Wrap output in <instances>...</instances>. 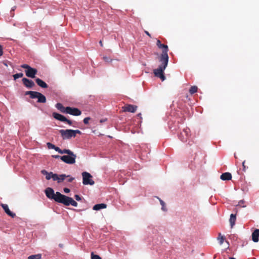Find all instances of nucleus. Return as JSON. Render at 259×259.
I'll return each mask as SVG.
<instances>
[{
	"instance_id": "1a4fd4ad",
	"label": "nucleus",
	"mask_w": 259,
	"mask_h": 259,
	"mask_svg": "<svg viewBox=\"0 0 259 259\" xmlns=\"http://www.w3.org/2000/svg\"><path fill=\"white\" fill-rule=\"evenodd\" d=\"M52 115L53 117L57 120H58L62 122H66L70 125H72V122L71 120L67 119L64 116L60 114L54 112L53 113Z\"/></svg>"
},
{
	"instance_id": "f03ea898",
	"label": "nucleus",
	"mask_w": 259,
	"mask_h": 259,
	"mask_svg": "<svg viewBox=\"0 0 259 259\" xmlns=\"http://www.w3.org/2000/svg\"><path fill=\"white\" fill-rule=\"evenodd\" d=\"M161 53L160 55L158 60L160 63L159 67L153 70L154 74L155 76L161 79L162 81L165 79V77L164 75V70L167 66L169 57L168 54Z\"/></svg>"
},
{
	"instance_id": "58836bf2",
	"label": "nucleus",
	"mask_w": 259,
	"mask_h": 259,
	"mask_svg": "<svg viewBox=\"0 0 259 259\" xmlns=\"http://www.w3.org/2000/svg\"><path fill=\"white\" fill-rule=\"evenodd\" d=\"M52 157L55 158H56V159L60 158V157H61V156H59V155H53Z\"/></svg>"
},
{
	"instance_id": "a19ab883",
	"label": "nucleus",
	"mask_w": 259,
	"mask_h": 259,
	"mask_svg": "<svg viewBox=\"0 0 259 259\" xmlns=\"http://www.w3.org/2000/svg\"><path fill=\"white\" fill-rule=\"evenodd\" d=\"M245 164V161H244L242 162V166H243V170L244 171H245V168H246V167H245V164Z\"/></svg>"
},
{
	"instance_id": "b1692460",
	"label": "nucleus",
	"mask_w": 259,
	"mask_h": 259,
	"mask_svg": "<svg viewBox=\"0 0 259 259\" xmlns=\"http://www.w3.org/2000/svg\"><path fill=\"white\" fill-rule=\"evenodd\" d=\"M218 240L219 241L220 244L222 245L224 241L225 237L224 236L222 235L221 233H219L218 237Z\"/></svg>"
},
{
	"instance_id": "49530a36",
	"label": "nucleus",
	"mask_w": 259,
	"mask_h": 259,
	"mask_svg": "<svg viewBox=\"0 0 259 259\" xmlns=\"http://www.w3.org/2000/svg\"><path fill=\"white\" fill-rule=\"evenodd\" d=\"M140 115H141V114H140V113L138 114V116H140Z\"/></svg>"
},
{
	"instance_id": "37998d69",
	"label": "nucleus",
	"mask_w": 259,
	"mask_h": 259,
	"mask_svg": "<svg viewBox=\"0 0 259 259\" xmlns=\"http://www.w3.org/2000/svg\"><path fill=\"white\" fill-rule=\"evenodd\" d=\"M145 33L150 37H151V34L147 31H145Z\"/></svg>"
},
{
	"instance_id": "2eb2a0df",
	"label": "nucleus",
	"mask_w": 259,
	"mask_h": 259,
	"mask_svg": "<svg viewBox=\"0 0 259 259\" xmlns=\"http://www.w3.org/2000/svg\"><path fill=\"white\" fill-rule=\"evenodd\" d=\"M252 240L254 242H257L259 240V229H256L251 235Z\"/></svg>"
},
{
	"instance_id": "c756f323",
	"label": "nucleus",
	"mask_w": 259,
	"mask_h": 259,
	"mask_svg": "<svg viewBox=\"0 0 259 259\" xmlns=\"http://www.w3.org/2000/svg\"><path fill=\"white\" fill-rule=\"evenodd\" d=\"M47 146H48V147L49 148V149H54L55 147V145H54V144L51 143H47Z\"/></svg>"
},
{
	"instance_id": "0eeeda50",
	"label": "nucleus",
	"mask_w": 259,
	"mask_h": 259,
	"mask_svg": "<svg viewBox=\"0 0 259 259\" xmlns=\"http://www.w3.org/2000/svg\"><path fill=\"white\" fill-rule=\"evenodd\" d=\"M83 181L82 183L83 185H93L94 184V181L92 179V175L88 172H83L82 173Z\"/></svg>"
},
{
	"instance_id": "f3484780",
	"label": "nucleus",
	"mask_w": 259,
	"mask_h": 259,
	"mask_svg": "<svg viewBox=\"0 0 259 259\" xmlns=\"http://www.w3.org/2000/svg\"><path fill=\"white\" fill-rule=\"evenodd\" d=\"M41 173L46 176V179L48 180H50L51 178L53 179V176L55 174L52 172H48L46 170H42Z\"/></svg>"
},
{
	"instance_id": "f704fd0d",
	"label": "nucleus",
	"mask_w": 259,
	"mask_h": 259,
	"mask_svg": "<svg viewBox=\"0 0 259 259\" xmlns=\"http://www.w3.org/2000/svg\"><path fill=\"white\" fill-rule=\"evenodd\" d=\"M74 197L77 201H80L81 199V197L78 195H75Z\"/></svg>"
},
{
	"instance_id": "2f4dec72",
	"label": "nucleus",
	"mask_w": 259,
	"mask_h": 259,
	"mask_svg": "<svg viewBox=\"0 0 259 259\" xmlns=\"http://www.w3.org/2000/svg\"><path fill=\"white\" fill-rule=\"evenodd\" d=\"M16 9V6H14V7L12 8V9H11V11H10L11 15V16H14V11L15 10V9Z\"/></svg>"
},
{
	"instance_id": "4468645a",
	"label": "nucleus",
	"mask_w": 259,
	"mask_h": 259,
	"mask_svg": "<svg viewBox=\"0 0 259 259\" xmlns=\"http://www.w3.org/2000/svg\"><path fill=\"white\" fill-rule=\"evenodd\" d=\"M1 206L3 207L5 212L9 216L14 218L16 217V214L11 211L9 208L8 205L6 204L1 203Z\"/></svg>"
},
{
	"instance_id": "aec40b11",
	"label": "nucleus",
	"mask_w": 259,
	"mask_h": 259,
	"mask_svg": "<svg viewBox=\"0 0 259 259\" xmlns=\"http://www.w3.org/2000/svg\"><path fill=\"white\" fill-rule=\"evenodd\" d=\"M236 220V214H231L229 222L231 228H233L235 225Z\"/></svg>"
},
{
	"instance_id": "ddd939ff",
	"label": "nucleus",
	"mask_w": 259,
	"mask_h": 259,
	"mask_svg": "<svg viewBox=\"0 0 259 259\" xmlns=\"http://www.w3.org/2000/svg\"><path fill=\"white\" fill-rule=\"evenodd\" d=\"M22 81L24 85L28 89L32 88L35 85V83L32 80L27 78H23Z\"/></svg>"
},
{
	"instance_id": "6ab92c4d",
	"label": "nucleus",
	"mask_w": 259,
	"mask_h": 259,
	"mask_svg": "<svg viewBox=\"0 0 259 259\" xmlns=\"http://www.w3.org/2000/svg\"><path fill=\"white\" fill-rule=\"evenodd\" d=\"M107 205L104 203H100L95 205L93 207V209L95 210H99L101 209L106 208Z\"/></svg>"
},
{
	"instance_id": "ea45409f",
	"label": "nucleus",
	"mask_w": 259,
	"mask_h": 259,
	"mask_svg": "<svg viewBox=\"0 0 259 259\" xmlns=\"http://www.w3.org/2000/svg\"><path fill=\"white\" fill-rule=\"evenodd\" d=\"M74 178H73V177H71L68 180V182H72L73 180H74Z\"/></svg>"
},
{
	"instance_id": "6e6552de",
	"label": "nucleus",
	"mask_w": 259,
	"mask_h": 259,
	"mask_svg": "<svg viewBox=\"0 0 259 259\" xmlns=\"http://www.w3.org/2000/svg\"><path fill=\"white\" fill-rule=\"evenodd\" d=\"M190 130L186 127L184 128L183 131L180 133L179 135V139L183 142H186L189 139L190 136Z\"/></svg>"
},
{
	"instance_id": "7c9ffc66",
	"label": "nucleus",
	"mask_w": 259,
	"mask_h": 259,
	"mask_svg": "<svg viewBox=\"0 0 259 259\" xmlns=\"http://www.w3.org/2000/svg\"><path fill=\"white\" fill-rule=\"evenodd\" d=\"M90 119H91V118L89 117L84 118L83 119V123L85 124H88L89 123V121Z\"/></svg>"
},
{
	"instance_id": "20e7f679",
	"label": "nucleus",
	"mask_w": 259,
	"mask_h": 259,
	"mask_svg": "<svg viewBox=\"0 0 259 259\" xmlns=\"http://www.w3.org/2000/svg\"><path fill=\"white\" fill-rule=\"evenodd\" d=\"M67 152H65L64 154H67L68 155H63L60 157V159L63 161L64 162L72 164L75 162V159L76 158V155L72 151L70 150L67 149Z\"/></svg>"
},
{
	"instance_id": "5701e85b",
	"label": "nucleus",
	"mask_w": 259,
	"mask_h": 259,
	"mask_svg": "<svg viewBox=\"0 0 259 259\" xmlns=\"http://www.w3.org/2000/svg\"><path fill=\"white\" fill-rule=\"evenodd\" d=\"M41 254H37L34 255H31L28 257V259H41Z\"/></svg>"
},
{
	"instance_id": "a18cd8bd",
	"label": "nucleus",
	"mask_w": 259,
	"mask_h": 259,
	"mask_svg": "<svg viewBox=\"0 0 259 259\" xmlns=\"http://www.w3.org/2000/svg\"><path fill=\"white\" fill-rule=\"evenodd\" d=\"M230 259H235V258L234 257H230Z\"/></svg>"
},
{
	"instance_id": "c03bdc74",
	"label": "nucleus",
	"mask_w": 259,
	"mask_h": 259,
	"mask_svg": "<svg viewBox=\"0 0 259 259\" xmlns=\"http://www.w3.org/2000/svg\"><path fill=\"white\" fill-rule=\"evenodd\" d=\"M99 44H100V46H101V47H103V42H102V40H101L99 41Z\"/></svg>"
},
{
	"instance_id": "473e14b6",
	"label": "nucleus",
	"mask_w": 259,
	"mask_h": 259,
	"mask_svg": "<svg viewBox=\"0 0 259 259\" xmlns=\"http://www.w3.org/2000/svg\"><path fill=\"white\" fill-rule=\"evenodd\" d=\"M103 60L106 62H110L112 61V59L107 57H103Z\"/></svg>"
},
{
	"instance_id": "bb28decb",
	"label": "nucleus",
	"mask_w": 259,
	"mask_h": 259,
	"mask_svg": "<svg viewBox=\"0 0 259 259\" xmlns=\"http://www.w3.org/2000/svg\"><path fill=\"white\" fill-rule=\"evenodd\" d=\"M23 76V74L22 73H16L13 75V77L14 80H16L18 78L22 77Z\"/></svg>"
},
{
	"instance_id": "a211bd4d",
	"label": "nucleus",
	"mask_w": 259,
	"mask_h": 259,
	"mask_svg": "<svg viewBox=\"0 0 259 259\" xmlns=\"http://www.w3.org/2000/svg\"><path fill=\"white\" fill-rule=\"evenodd\" d=\"M220 178L223 181L230 180L232 179V175L230 172H225L221 175Z\"/></svg>"
},
{
	"instance_id": "393cba45",
	"label": "nucleus",
	"mask_w": 259,
	"mask_h": 259,
	"mask_svg": "<svg viewBox=\"0 0 259 259\" xmlns=\"http://www.w3.org/2000/svg\"><path fill=\"white\" fill-rule=\"evenodd\" d=\"M198 88L196 86H192L189 90V92L191 94H193L197 92Z\"/></svg>"
},
{
	"instance_id": "9d476101",
	"label": "nucleus",
	"mask_w": 259,
	"mask_h": 259,
	"mask_svg": "<svg viewBox=\"0 0 259 259\" xmlns=\"http://www.w3.org/2000/svg\"><path fill=\"white\" fill-rule=\"evenodd\" d=\"M66 113L74 116H79L81 115V111L76 108L70 107H66Z\"/></svg>"
},
{
	"instance_id": "412c9836",
	"label": "nucleus",
	"mask_w": 259,
	"mask_h": 259,
	"mask_svg": "<svg viewBox=\"0 0 259 259\" xmlns=\"http://www.w3.org/2000/svg\"><path fill=\"white\" fill-rule=\"evenodd\" d=\"M56 107L61 112L66 113V107H64L61 103H57L56 104Z\"/></svg>"
},
{
	"instance_id": "e433bc0d",
	"label": "nucleus",
	"mask_w": 259,
	"mask_h": 259,
	"mask_svg": "<svg viewBox=\"0 0 259 259\" xmlns=\"http://www.w3.org/2000/svg\"><path fill=\"white\" fill-rule=\"evenodd\" d=\"M161 45H162V44H161L160 40L159 39H157V42H156V45L158 47V48H159V46H160Z\"/></svg>"
},
{
	"instance_id": "f8f14e48",
	"label": "nucleus",
	"mask_w": 259,
	"mask_h": 259,
	"mask_svg": "<svg viewBox=\"0 0 259 259\" xmlns=\"http://www.w3.org/2000/svg\"><path fill=\"white\" fill-rule=\"evenodd\" d=\"M69 177V176H66L65 174H62L59 176L56 174L53 177V180L57 181L58 183H61L65 180L66 178Z\"/></svg>"
},
{
	"instance_id": "a878e982",
	"label": "nucleus",
	"mask_w": 259,
	"mask_h": 259,
	"mask_svg": "<svg viewBox=\"0 0 259 259\" xmlns=\"http://www.w3.org/2000/svg\"><path fill=\"white\" fill-rule=\"evenodd\" d=\"M54 150L56 151H57L60 154H64L65 153V152H67V151H66L67 149H64V150H61L59 147H57L55 146V147L54 148Z\"/></svg>"
},
{
	"instance_id": "dca6fc26",
	"label": "nucleus",
	"mask_w": 259,
	"mask_h": 259,
	"mask_svg": "<svg viewBox=\"0 0 259 259\" xmlns=\"http://www.w3.org/2000/svg\"><path fill=\"white\" fill-rule=\"evenodd\" d=\"M35 82L38 86L42 88L46 89L48 88V85L45 81H44L40 78H36L35 79Z\"/></svg>"
},
{
	"instance_id": "72a5a7b5",
	"label": "nucleus",
	"mask_w": 259,
	"mask_h": 259,
	"mask_svg": "<svg viewBox=\"0 0 259 259\" xmlns=\"http://www.w3.org/2000/svg\"><path fill=\"white\" fill-rule=\"evenodd\" d=\"M3 63L4 64V65L5 66H6L7 67L8 66V65H11V63L10 62L8 61H5L3 62Z\"/></svg>"
},
{
	"instance_id": "c85d7f7f",
	"label": "nucleus",
	"mask_w": 259,
	"mask_h": 259,
	"mask_svg": "<svg viewBox=\"0 0 259 259\" xmlns=\"http://www.w3.org/2000/svg\"><path fill=\"white\" fill-rule=\"evenodd\" d=\"M159 199V201H160V204L162 206V209L164 211L166 210V209L165 208V203L163 201H162V200L160 199L159 198H158Z\"/></svg>"
},
{
	"instance_id": "f257e3e1",
	"label": "nucleus",
	"mask_w": 259,
	"mask_h": 259,
	"mask_svg": "<svg viewBox=\"0 0 259 259\" xmlns=\"http://www.w3.org/2000/svg\"><path fill=\"white\" fill-rule=\"evenodd\" d=\"M45 192L48 198L54 199L58 203H62L66 206L70 205L75 207L77 206V203L73 198L63 195L59 192H57L55 194L54 191L52 188L48 187L46 188Z\"/></svg>"
},
{
	"instance_id": "7ed1b4c3",
	"label": "nucleus",
	"mask_w": 259,
	"mask_h": 259,
	"mask_svg": "<svg viewBox=\"0 0 259 259\" xmlns=\"http://www.w3.org/2000/svg\"><path fill=\"white\" fill-rule=\"evenodd\" d=\"M59 133L64 140L70 139L71 138H75L77 134L79 135L81 134V132L78 130H60L59 131Z\"/></svg>"
},
{
	"instance_id": "c9c22d12",
	"label": "nucleus",
	"mask_w": 259,
	"mask_h": 259,
	"mask_svg": "<svg viewBox=\"0 0 259 259\" xmlns=\"http://www.w3.org/2000/svg\"><path fill=\"white\" fill-rule=\"evenodd\" d=\"M3 55V48L2 45H0V56Z\"/></svg>"
},
{
	"instance_id": "cd10ccee",
	"label": "nucleus",
	"mask_w": 259,
	"mask_h": 259,
	"mask_svg": "<svg viewBox=\"0 0 259 259\" xmlns=\"http://www.w3.org/2000/svg\"><path fill=\"white\" fill-rule=\"evenodd\" d=\"M91 259H102V258L99 255L95 254L93 252H92Z\"/></svg>"
},
{
	"instance_id": "423d86ee",
	"label": "nucleus",
	"mask_w": 259,
	"mask_h": 259,
	"mask_svg": "<svg viewBox=\"0 0 259 259\" xmlns=\"http://www.w3.org/2000/svg\"><path fill=\"white\" fill-rule=\"evenodd\" d=\"M21 67L23 68L26 69L25 73L27 77L32 78L35 77V75L37 72V70L36 69L31 67L27 64H23Z\"/></svg>"
},
{
	"instance_id": "79ce46f5",
	"label": "nucleus",
	"mask_w": 259,
	"mask_h": 259,
	"mask_svg": "<svg viewBox=\"0 0 259 259\" xmlns=\"http://www.w3.org/2000/svg\"><path fill=\"white\" fill-rule=\"evenodd\" d=\"M106 120H107V119H106V118L105 119H101L100 120V122L102 123L105 122Z\"/></svg>"
},
{
	"instance_id": "39448f33",
	"label": "nucleus",
	"mask_w": 259,
	"mask_h": 259,
	"mask_svg": "<svg viewBox=\"0 0 259 259\" xmlns=\"http://www.w3.org/2000/svg\"><path fill=\"white\" fill-rule=\"evenodd\" d=\"M25 95H29L31 99H37V102L40 103H45L47 101L46 97L41 93L36 91H27L25 93Z\"/></svg>"
},
{
	"instance_id": "4be33fe9",
	"label": "nucleus",
	"mask_w": 259,
	"mask_h": 259,
	"mask_svg": "<svg viewBox=\"0 0 259 259\" xmlns=\"http://www.w3.org/2000/svg\"><path fill=\"white\" fill-rule=\"evenodd\" d=\"M158 48L162 49V53H164L165 52H166V54H168V48L167 45L162 44V45L160 46H159Z\"/></svg>"
},
{
	"instance_id": "4c0bfd02",
	"label": "nucleus",
	"mask_w": 259,
	"mask_h": 259,
	"mask_svg": "<svg viewBox=\"0 0 259 259\" xmlns=\"http://www.w3.org/2000/svg\"><path fill=\"white\" fill-rule=\"evenodd\" d=\"M63 190L65 193H68L70 192V189L67 188H64Z\"/></svg>"
},
{
	"instance_id": "9b49d317",
	"label": "nucleus",
	"mask_w": 259,
	"mask_h": 259,
	"mask_svg": "<svg viewBox=\"0 0 259 259\" xmlns=\"http://www.w3.org/2000/svg\"><path fill=\"white\" fill-rule=\"evenodd\" d=\"M137 109V106L136 105L127 104L122 107L123 112H128L131 113H135Z\"/></svg>"
}]
</instances>
